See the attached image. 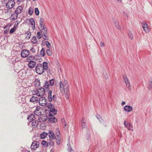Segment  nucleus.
I'll use <instances>...</instances> for the list:
<instances>
[{
  "mask_svg": "<svg viewBox=\"0 0 152 152\" xmlns=\"http://www.w3.org/2000/svg\"><path fill=\"white\" fill-rule=\"evenodd\" d=\"M64 92L65 94V95L66 98L67 99H68L69 98V91L65 92Z\"/></svg>",
  "mask_w": 152,
  "mask_h": 152,
  "instance_id": "8fccbe9b",
  "label": "nucleus"
},
{
  "mask_svg": "<svg viewBox=\"0 0 152 152\" xmlns=\"http://www.w3.org/2000/svg\"><path fill=\"white\" fill-rule=\"evenodd\" d=\"M63 89L64 92L69 91V88L67 86L64 85L63 86Z\"/></svg>",
  "mask_w": 152,
  "mask_h": 152,
  "instance_id": "f704fd0d",
  "label": "nucleus"
},
{
  "mask_svg": "<svg viewBox=\"0 0 152 152\" xmlns=\"http://www.w3.org/2000/svg\"><path fill=\"white\" fill-rule=\"evenodd\" d=\"M48 82L50 85L51 86H53L54 85V79L52 78L51 79L49 80V81Z\"/></svg>",
  "mask_w": 152,
  "mask_h": 152,
  "instance_id": "473e14b6",
  "label": "nucleus"
},
{
  "mask_svg": "<svg viewBox=\"0 0 152 152\" xmlns=\"http://www.w3.org/2000/svg\"><path fill=\"white\" fill-rule=\"evenodd\" d=\"M48 133L49 134L48 135V137L50 138H51V139H56V136H55V134L52 131L49 130V133Z\"/></svg>",
  "mask_w": 152,
  "mask_h": 152,
  "instance_id": "ddd939ff",
  "label": "nucleus"
},
{
  "mask_svg": "<svg viewBox=\"0 0 152 152\" xmlns=\"http://www.w3.org/2000/svg\"><path fill=\"white\" fill-rule=\"evenodd\" d=\"M103 75L104 76V77L106 79H107L108 77V75L107 73L105 72H103Z\"/></svg>",
  "mask_w": 152,
  "mask_h": 152,
  "instance_id": "c03bdc74",
  "label": "nucleus"
},
{
  "mask_svg": "<svg viewBox=\"0 0 152 152\" xmlns=\"http://www.w3.org/2000/svg\"><path fill=\"white\" fill-rule=\"evenodd\" d=\"M41 30L42 34H44V35L45 34L48 33L46 27H43V28L41 29Z\"/></svg>",
  "mask_w": 152,
  "mask_h": 152,
  "instance_id": "cd10ccee",
  "label": "nucleus"
},
{
  "mask_svg": "<svg viewBox=\"0 0 152 152\" xmlns=\"http://www.w3.org/2000/svg\"><path fill=\"white\" fill-rule=\"evenodd\" d=\"M38 121L36 120H34L32 123V126H34L37 127L38 125Z\"/></svg>",
  "mask_w": 152,
  "mask_h": 152,
  "instance_id": "2f4dec72",
  "label": "nucleus"
},
{
  "mask_svg": "<svg viewBox=\"0 0 152 152\" xmlns=\"http://www.w3.org/2000/svg\"><path fill=\"white\" fill-rule=\"evenodd\" d=\"M152 87V80L149 81V86L148 87V89L150 90Z\"/></svg>",
  "mask_w": 152,
  "mask_h": 152,
  "instance_id": "79ce46f5",
  "label": "nucleus"
},
{
  "mask_svg": "<svg viewBox=\"0 0 152 152\" xmlns=\"http://www.w3.org/2000/svg\"><path fill=\"white\" fill-rule=\"evenodd\" d=\"M39 99L38 102L40 105L42 106L45 105L47 103L46 98L44 96H41Z\"/></svg>",
  "mask_w": 152,
  "mask_h": 152,
  "instance_id": "20e7f679",
  "label": "nucleus"
},
{
  "mask_svg": "<svg viewBox=\"0 0 152 152\" xmlns=\"http://www.w3.org/2000/svg\"><path fill=\"white\" fill-rule=\"evenodd\" d=\"M54 105L50 103H49L47 105V107L48 109H48H45V112H47V111H48V112H50V110H51L53 107H54Z\"/></svg>",
  "mask_w": 152,
  "mask_h": 152,
  "instance_id": "6ab92c4d",
  "label": "nucleus"
},
{
  "mask_svg": "<svg viewBox=\"0 0 152 152\" xmlns=\"http://www.w3.org/2000/svg\"><path fill=\"white\" fill-rule=\"evenodd\" d=\"M52 100H53L54 102H56L57 101V97L56 95H53L52 96Z\"/></svg>",
  "mask_w": 152,
  "mask_h": 152,
  "instance_id": "864d4df0",
  "label": "nucleus"
},
{
  "mask_svg": "<svg viewBox=\"0 0 152 152\" xmlns=\"http://www.w3.org/2000/svg\"><path fill=\"white\" fill-rule=\"evenodd\" d=\"M59 85L60 89L61 90V88L62 89V86H63V87L64 84L61 81H60V82Z\"/></svg>",
  "mask_w": 152,
  "mask_h": 152,
  "instance_id": "4d7b16f0",
  "label": "nucleus"
},
{
  "mask_svg": "<svg viewBox=\"0 0 152 152\" xmlns=\"http://www.w3.org/2000/svg\"><path fill=\"white\" fill-rule=\"evenodd\" d=\"M39 142L37 141L33 142L31 145V150H35L39 147Z\"/></svg>",
  "mask_w": 152,
  "mask_h": 152,
  "instance_id": "0eeeda50",
  "label": "nucleus"
},
{
  "mask_svg": "<svg viewBox=\"0 0 152 152\" xmlns=\"http://www.w3.org/2000/svg\"><path fill=\"white\" fill-rule=\"evenodd\" d=\"M125 83L127 87L128 88H129L130 87V84L129 81H128V82H125Z\"/></svg>",
  "mask_w": 152,
  "mask_h": 152,
  "instance_id": "5fc2aeb1",
  "label": "nucleus"
},
{
  "mask_svg": "<svg viewBox=\"0 0 152 152\" xmlns=\"http://www.w3.org/2000/svg\"><path fill=\"white\" fill-rule=\"evenodd\" d=\"M49 92L48 93V99L50 102H51L52 100V91L51 90H49Z\"/></svg>",
  "mask_w": 152,
  "mask_h": 152,
  "instance_id": "f3484780",
  "label": "nucleus"
},
{
  "mask_svg": "<svg viewBox=\"0 0 152 152\" xmlns=\"http://www.w3.org/2000/svg\"><path fill=\"white\" fill-rule=\"evenodd\" d=\"M23 10L22 7L21 6H19L16 9L15 12V13H17L18 15L22 12Z\"/></svg>",
  "mask_w": 152,
  "mask_h": 152,
  "instance_id": "f8f14e48",
  "label": "nucleus"
},
{
  "mask_svg": "<svg viewBox=\"0 0 152 152\" xmlns=\"http://www.w3.org/2000/svg\"><path fill=\"white\" fill-rule=\"evenodd\" d=\"M46 52L47 55L48 56H51L52 55V51L49 49H47L46 50Z\"/></svg>",
  "mask_w": 152,
  "mask_h": 152,
  "instance_id": "c9c22d12",
  "label": "nucleus"
},
{
  "mask_svg": "<svg viewBox=\"0 0 152 152\" xmlns=\"http://www.w3.org/2000/svg\"><path fill=\"white\" fill-rule=\"evenodd\" d=\"M16 28L15 27L13 26V27L11 29L10 31V33L12 34L14 32L16 29Z\"/></svg>",
  "mask_w": 152,
  "mask_h": 152,
  "instance_id": "4c0bfd02",
  "label": "nucleus"
},
{
  "mask_svg": "<svg viewBox=\"0 0 152 152\" xmlns=\"http://www.w3.org/2000/svg\"><path fill=\"white\" fill-rule=\"evenodd\" d=\"M142 25L143 28H145L146 27H148V25L146 22L143 21L142 23Z\"/></svg>",
  "mask_w": 152,
  "mask_h": 152,
  "instance_id": "58836bf2",
  "label": "nucleus"
},
{
  "mask_svg": "<svg viewBox=\"0 0 152 152\" xmlns=\"http://www.w3.org/2000/svg\"><path fill=\"white\" fill-rule=\"evenodd\" d=\"M8 30L7 29H6L4 31V34H8Z\"/></svg>",
  "mask_w": 152,
  "mask_h": 152,
  "instance_id": "338daca9",
  "label": "nucleus"
},
{
  "mask_svg": "<svg viewBox=\"0 0 152 152\" xmlns=\"http://www.w3.org/2000/svg\"><path fill=\"white\" fill-rule=\"evenodd\" d=\"M35 71L38 75H41L44 72L45 70L43 69L42 64H38L35 67Z\"/></svg>",
  "mask_w": 152,
  "mask_h": 152,
  "instance_id": "f257e3e1",
  "label": "nucleus"
},
{
  "mask_svg": "<svg viewBox=\"0 0 152 152\" xmlns=\"http://www.w3.org/2000/svg\"><path fill=\"white\" fill-rule=\"evenodd\" d=\"M32 92L35 93L34 95H37L39 93V92H40V91H39V90L37 88L35 90L32 91Z\"/></svg>",
  "mask_w": 152,
  "mask_h": 152,
  "instance_id": "ea45409f",
  "label": "nucleus"
},
{
  "mask_svg": "<svg viewBox=\"0 0 152 152\" xmlns=\"http://www.w3.org/2000/svg\"><path fill=\"white\" fill-rule=\"evenodd\" d=\"M29 54V50L26 49H23L22 50L21 53V56L23 58H26L28 56Z\"/></svg>",
  "mask_w": 152,
  "mask_h": 152,
  "instance_id": "423d86ee",
  "label": "nucleus"
},
{
  "mask_svg": "<svg viewBox=\"0 0 152 152\" xmlns=\"http://www.w3.org/2000/svg\"><path fill=\"white\" fill-rule=\"evenodd\" d=\"M51 139L49 140V141L51 143L52 145H54V142L52 140V139L50 138Z\"/></svg>",
  "mask_w": 152,
  "mask_h": 152,
  "instance_id": "680f3d73",
  "label": "nucleus"
},
{
  "mask_svg": "<svg viewBox=\"0 0 152 152\" xmlns=\"http://www.w3.org/2000/svg\"><path fill=\"white\" fill-rule=\"evenodd\" d=\"M113 23H114V25L116 27L119 29H121V26H119L118 22L117 20H116L115 19V20H113Z\"/></svg>",
  "mask_w": 152,
  "mask_h": 152,
  "instance_id": "b1692460",
  "label": "nucleus"
},
{
  "mask_svg": "<svg viewBox=\"0 0 152 152\" xmlns=\"http://www.w3.org/2000/svg\"><path fill=\"white\" fill-rule=\"evenodd\" d=\"M8 1L6 4V7L10 10L12 8L15 6V2L14 0H8Z\"/></svg>",
  "mask_w": 152,
  "mask_h": 152,
  "instance_id": "7ed1b4c3",
  "label": "nucleus"
},
{
  "mask_svg": "<svg viewBox=\"0 0 152 152\" xmlns=\"http://www.w3.org/2000/svg\"><path fill=\"white\" fill-rule=\"evenodd\" d=\"M45 52L44 48H42L40 52L39 55L40 56L43 57L45 56Z\"/></svg>",
  "mask_w": 152,
  "mask_h": 152,
  "instance_id": "393cba45",
  "label": "nucleus"
},
{
  "mask_svg": "<svg viewBox=\"0 0 152 152\" xmlns=\"http://www.w3.org/2000/svg\"><path fill=\"white\" fill-rule=\"evenodd\" d=\"M125 126L128 130L133 131L132 125L130 123L125 121L124 122Z\"/></svg>",
  "mask_w": 152,
  "mask_h": 152,
  "instance_id": "6e6552de",
  "label": "nucleus"
},
{
  "mask_svg": "<svg viewBox=\"0 0 152 152\" xmlns=\"http://www.w3.org/2000/svg\"><path fill=\"white\" fill-rule=\"evenodd\" d=\"M44 20L43 18H40L39 19V25H42V24H43Z\"/></svg>",
  "mask_w": 152,
  "mask_h": 152,
  "instance_id": "6e6d98bb",
  "label": "nucleus"
},
{
  "mask_svg": "<svg viewBox=\"0 0 152 152\" xmlns=\"http://www.w3.org/2000/svg\"><path fill=\"white\" fill-rule=\"evenodd\" d=\"M34 85L35 87H39L40 86V80L39 78L35 79L34 82Z\"/></svg>",
  "mask_w": 152,
  "mask_h": 152,
  "instance_id": "a211bd4d",
  "label": "nucleus"
},
{
  "mask_svg": "<svg viewBox=\"0 0 152 152\" xmlns=\"http://www.w3.org/2000/svg\"><path fill=\"white\" fill-rule=\"evenodd\" d=\"M18 15L17 13H15V12L13 14H12L11 16L9 18L11 21H14L18 18Z\"/></svg>",
  "mask_w": 152,
  "mask_h": 152,
  "instance_id": "1a4fd4ad",
  "label": "nucleus"
},
{
  "mask_svg": "<svg viewBox=\"0 0 152 152\" xmlns=\"http://www.w3.org/2000/svg\"><path fill=\"white\" fill-rule=\"evenodd\" d=\"M124 110L126 112H129L132 111L133 109L132 107L126 105L124 107Z\"/></svg>",
  "mask_w": 152,
  "mask_h": 152,
  "instance_id": "4468645a",
  "label": "nucleus"
},
{
  "mask_svg": "<svg viewBox=\"0 0 152 152\" xmlns=\"http://www.w3.org/2000/svg\"><path fill=\"white\" fill-rule=\"evenodd\" d=\"M42 66L43 70H44L45 71L47 70L48 68V62L45 61L43 63Z\"/></svg>",
  "mask_w": 152,
  "mask_h": 152,
  "instance_id": "4be33fe9",
  "label": "nucleus"
},
{
  "mask_svg": "<svg viewBox=\"0 0 152 152\" xmlns=\"http://www.w3.org/2000/svg\"><path fill=\"white\" fill-rule=\"evenodd\" d=\"M48 133H46L45 132H43L40 134V137L41 139H44L47 136Z\"/></svg>",
  "mask_w": 152,
  "mask_h": 152,
  "instance_id": "5701e85b",
  "label": "nucleus"
},
{
  "mask_svg": "<svg viewBox=\"0 0 152 152\" xmlns=\"http://www.w3.org/2000/svg\"><path fill=\"white\" fill-rule=\"evenodd\" d=\"M48 120L52 123H55L57 121V119L51 113H49Z\"/></svg>",
  "mask_w": 152,
  "mask_h": 152,
  "instance_id": "f03ea898",
  "label": "nucleus"
},
{
  "mask_svg": "<svg viewBox=\"0 0 152 152\" xmlns=\"http://www.w3.org/2000/svg\"><path fill=\"white\" fill-rule=\"evenodd\" d=\"M29 21L32 26H33L34 24H35V21L33 18H30Z\"/></svg>",
  "mask_w": 152,
  "mask_h": 152,
  "instance_id": "72a5a7b5",
  "label": "nucleus"
},
{
  "mask_svg": "<svg viewBox=\"0 0 152 152\" xmlns=\"http://www.w3.org/2000/svg\"><path fill=\"white\" fill-rule=\"evenodd\" d=\"M48 117L45 114H43L40 115V116L39 117V122H44L47 119Z\"/></svg>",
  "mask_w": 152,
  "mask_h": 152,
  "instance_id": "39448f33",
  "label": "nucleus"
},
{
  "mask_svg": "<svg viewBox=\"0 0 152 152\" xmlns=\"http://www.w3.org/2000/svg\"><path fill=\"white\" fill-rule=\"evenodd\" d=\"M20 23V22H19L18 20H16V23L15 24L14 26L16 28H17L18 26Z\"/></svg>",
  "mask_w": 152,
  "mask_h": 152,
  "instance_id": "09e8293b",
  "label": "nucleus"
},
{
  "mask_svg": "<svg viewBox=\"0 0 152 152\" xmlns=\"http://www.w3.org/2000/svg\"><path fill=\"white\" fill-rule=\"evenodd\" d=\"M25 34H27V35L26 37V38L29 39L30 38L31 35V34L30 31L28 30L27 32H26Z\"/></svg>",
  "mask_w": 152,
  "mask_h": 152,
  "instance_id": "c85d7f7f",
  "label": "nucleus"
},
{
  "mask_svg": "<svg viewBox=\"0 0 152 152\" xmlns=\"http://www.w3.org/2000/svg\"><path fill=\"white\" fill-rule=\"evenodd\" d=\"M48 33L45 34V35L44 34H42V37L43 36L44 37H45V39H44L45 40H49V37L48 36Z\"/></svg>",
  "mask_w": 152,
  "mask_h": 152,
  "instance_id": "37998d69",
  "label": "nucleus"
},
{
  "mask_svg": "<svg viewBox=\"0 0 152 152\" xmlns=\"http://www.w3.org/2000/svg\"><path fill=\"white\" fill-rule=\"evenodd\" d=\"M33 12L34 10L33 8L31 7H30L28 10V13L29 15H32L33 13Z\"/></svg>",
  "mask_w": 152,
  "mask_h": 152,
  "instance_id": "7c9ffc66",
  "label": "nucleus"
},
{
  "mask_svg": "<svg viewBox=\"0 0 152 152\" xmlns=\"http://www.w3.org/2000/svg\"><path fill=\"white\" fill-rule=\"evenodd\" d=\"M34 12L35 15L38 16L39 15V12L38 8H36L34 9Z\"/></svg>",
  "mask_w": 152,
  "mask_h": 152,
  "instance_id": "e433bc0d",
  "label": "nucleus"
},
{
  "mask_svg": "<svg viewBox=\"0 0 152 152\" xmlns=\"http://www.w3.org/2000/svg\"><path fill=\"white\" fill-rule=\"evenodd\" d=\"M56 139V143L57 144L59 145L60 144V141H61V139Z\"/></svg>",
  "mask_w": 152,
  "mask_h": 152,
  "instance_id": "de8ad7c7",
  "label": "nucleus"
},
{
  "mask_svg": "<svg viewBox=\"0 0 152 152\" xmlns=\"http://www.w3.org/2000/svg\"><path fill=\"white\" fill-rule=\"evenodd\" d=\"M40 31L38 32L37 34V36L38 39H40L42 37V32L40 29Z\"/></svg>",
  "mask_w": 152,
  "mask_h": 152,
  "instance_id": "bb28decb",
  "label": "nucleus"
},
{
  "mask_svg": "<svg viewBox=\"0 0 152 152\" xmlns=\"http://www.w3.org/2000/svg\"><path fill=\"white\" fill-rule=\"evenodd\" d=\"M52 109L50 110L49 113H52V114H53V115H56L57 114V110L56 109L54 106L51 109Z\"/></svg>",
  "mask_w": 152,
  "mask_h": 152,
  "instance_id": "aec40b11",
  "label": "nucleus"
},
{
  "mask_svg": "<svg viewBox=\"0 0 152 152\" xmlns=\"http://www.w3.org/2000/svg\"><path fill=\"white\" fill-rule=\"evenodd\" d=\"M90 135L88 134H87V136H86V138L88 140H89V138H90Z\"/></svg>",
  "mask_w": 152,
  "mask_h": 152,
  "instance_id": "e2e57ef3",
  "label": "nucleus"
},
{
  "mask_svg": "<svg viewBox=\"0 0 152 152\" xmlns=\"http://www.w3.org/2000/svg\"><path fill=\"white\" fill-rule=\"evenodd\" d=\"M123 78L125 82H128V81H129L128 80V79L126 75H123Z\"/></svg>",
  "mask_w": 152,
  "mask_h": 152,
  "instance_id": "49530a36",
  "label": "nucleus"
},
{
  "mask_svg": "<svg viewBox=\"0 0 152 152\" xmlns=\"http://www.w3.org/2000/svg\"><path fill=\"white\" fill-rule=\"evenodd\" d=\"M45 43L46 45L48 48L49 49H50V47H51V45L50 43L48 41H46Z\"/></svg>",
  "mask_w": 152,
  "mask_h": 152,
  "instance_id": "a19ab883",
  "label": "nucleus"
},
{
  "mask_svg": "<svg viewBox=\"0 0 152 152\" xmlns=\"http://www.w3.org/2000/svg\"><path fill=\"white\" fill-rule=\"evenodd\" d=\"M56 135L58 134V135H60V132L59 130V129H56Z\"/></svg>",
  "mask_w": 152,
  "mask_h": 152,
  "instance_id": "bf43d9fd",
  "label": "nucleus"
},
{
  "mask_svg": "<svg viewBox=\"0 0 152 152\" xmlns=\"http://www.w3.org/2000/svg\"><path fill=\"white\" fill-rule=\"evenodd\" d=\"M38 89L40 92L39 93V94L37 95V96L40 97L44 96L45 93V88L43 87H41L39 88Z\"/></svg>",
  "mask_w": 152,
  "mask_h": 152,
  "instance_id": "9d476101",
  "label": "nucleus"
},
{
  "mask_svg": "<svg viewBox=\"0 0 152 152\" xmlns=\"http://www.w3.org/2000/svg\"><path fill=\"white\" fill-rule=\"evenodd\" d=\"M96 116L97 119H99L101 118V116L99 114H97L96 115Z\"/></svg>",
  "mask_w": 152,
  "mask_h": 152,
  "instance_id": "69168bd1",
  "label": "nucleus"
},
{
  "mask_svg": "<svg viewBox=\"0 0 152 152\" xmlns=\"http://www.w3.org/2000/svg\"><path fill=\"white\" fill-rule=\"evenodd\" d=\"M31 42L33 44H36L38 42L36 36H34L31 39Z\"/></svg>",
  "mask_w": 152,
  "mask_h": 152,
  "instance_id": "a878e982",
  "label": "nucleus"
},
{
  "mask_svg": "<svg viewBox=\"0 0 152 152\" xmlns=\"http://www.w3.org/2000/svg\"><path fill=\"white\" fill-rule=\"evenodd\" d=\"M143 30L146 32L148 33L149 32V29L148 27H145V28H143Z\"/></svg>",
  "mask_w": 152,
  "mask_h": 152,
  "instance_id": "3c124183",
  "label": "nucleus"
},
{
  "mask_svg": "<svg viewBox=\"0 0 152 152\" xmlns=\"http://www.w3.org/2000/svg\"><path fill=\"white\" fill-rule=\"evenodd\" d=\"M38 99L37 97L34 96H32V97L30 98L29 101L33 103H34V102H36V103H37L38 102Z\"/></svg>",
  "mask_w": 152,
  "mask_h": 152,
  "instance_id": "dca6fc26",
  "label": "nucleus"
},
{
  "mask_svg": "<svg viewBox=\"0 0 152 152\" xmlns=\"http://www.w3.org/2000/svg\"><path fill=\"white\" fill-rule=\"evenodd\" d=\"M35 119V115L33 114H29L28 117L27 119L30 121L31 122Z\"/></svg>",
  "mask_w": 152,
  "mask_h": 152,
  "instance_id": "2eb2a0df",
  "label": "nucleus"
},
{
  "mask_svg": "<svg viewBox=\"0 0 152 152\" xmlns=\"http://www.w3.org/2000/svg\"><path fill=\"white\" fill-rule=\"evenodd\" d=\"M69 150L70 152H74V150L72 149L71 147L69 148Z\"/></svg>",
  "mask_w": 152,
  "mask_h": 152,
  "instance_id": "774afa93",
  "label": "nucleus"
},
{
  "mask_svg": "<svg viewBox=\"0 0 152 152\" xmlns=\"http://www.w3.org/2000/svg\"><path fill=\"white\" fill-rule=\"evenodd\" d=\"M36 64V62L34 61H29L28 64V67L30 69H33Z\"/></svg>",
  "mask_w": 152,
  "mask_h": 152,
  "instance_id": "9b49d317",
  "label": "nucleus"
},
{
  "mask_svg": "<svg viewBox=\"0 0 152 152\" xmlns=\"http://www.w3.org/2000/svg\"><path fill=\"white\" fill-rule=\"evenodd\" d=\"M30 50L31 51L32 53H35L36 52V50L33 48H31Z\"/></svg>",
  "mask_w": 152,
  "mask_h": 152,
  "instance_id": "13d9d810",
  "label": "nucleus"
},
{
  "mask_svg": "<svg viewBox=\"0 0 152 152\" xmlns=\"http://www.w3.org/2000/svg\"><path fill=\"white\" fill-rule=\"evenodd\" d=\"M41 144L45 147H47L48 146V143L45 140H43L41 142Z\"/></svg>",
  "mask_w": 152,
  "mask_h": 152,
  "instance_id": "c756f323",
  "label": "nucleus"
},
{
  "mask_svg": "<svg viewBox=\"0 0 152 152\" xmlns=\"http://www.w3.org/2000/svg\"><path fill=\"white\" fill-rule=\"evenodd\" d=\"M50 85L49 83V82L46 81L45 83L43 85V88H46L47 89V91H48L50 89L49 86Z\"/></svg>",
  "mask_w": 152,
  "mask_h": 152,
  "instance_id": "412c9836",
  "label": "nucleus"
},
{
  "mask_svg": "<svg viewBox=\"0 0 152 152\" xmlns=\"http://www.w3.org/2000/svg\"><path fill=\"white\" fill-rule=\"evenodd\" d=\"M35 57H36V56H28V58L30 59H31V60L34 59V58H35Z\"/></svg>",
  "mask_w": 152,
  "mask_h": 152,
  "instance_id": "0e129e2a",
  "label": "nucleus"
},
{
  "mask_svg": "<svg viewBox=\"0 0 152 152\" xmlns=\"http://www.w3.org/2000/svg\"><path fill=\"white\" fill-rule=\"evenodd\" d=\"M37 54H38V55H35L34 56H36V57H35V58H34V59L37 60L40 59V58H41L39 56V54L38 53H37Z\"/></svg>",
  "mask_w": 152,
  "mask_h": 152,
  "instance_id": "603ef678",
  "label": "nucleus"
},
{
  "mask_svg": "<svg viewBox=\"0 0 152 152\" xmlns=\"http://www.w3.org/2000/svg\"><path fill=\"white\" fill-rule=\"evenodd\" d=\"M81 125L82 129L84 128H86L87 127L85 122H84L83 123H81Z\"/></svg>",
  "mask_w": 152,
  "mask_h": 152,
  "instance_id": "a18cd8bd",
  "label": "nucleus"
},
{
  "mask_svg": "<svg viewBox=\"0 0 152 152\" xmlns=\"http://www.w3.org/2000/svg\"><path fill=\"white\" fill-rule=\"evenodd\" d=\"M41 107L39 106H37L36 107L35 110L39 111L40 110Z\"/></svg>",
  "mask_w": 152,
  "mask_h": 152,
  "instance_id": "052dcab7",
  "label": "nucleus"
}]
</instances>
